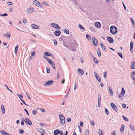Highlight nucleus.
Listing matches in <instances>:
<instances>
[{"mask_svg": "<svg viewBox=\"0 0 135 135\" xmlns=\"http://www.w3.org/2000/svg\"><path fill=\"white\" fill-rule=\"evenodd\" d=\"M110 30L111 33L113 35H115L117 32V28L115 26H112L110 27Z\"/></svg>", "mask_w": 135, "mask_h": 135, "instance_id": "1", "label": "nucleus"}, {"mask_svg": "<svg viewBox=\"0 0 135 135\" xmlns=\"http://www.w3.org/2000/svg\"><path fill=\"white\" fill-rule=\"evenodd\" d=\"M60 123L61 124L64 125L65 123V118L64 116L62 114L59 115Z\"/></svg>", "mask_w": 135, "mask_h": 135, "instance_id": "2", "label": "nucleus"}, {"mask_svg": "<svg viewBox=\"0 0 135 135\" xmlns=\"http://www.w3.org/2000/svg\"><path fill=\"white\" fill-rule=\"evenodd\" d=\"M33 4L37 6L38 7H40L41 8H42V5L40 4V2H39L37 0H34L33 1Z\"/></svg>", "mask_w": 135, "mask_h": 135, "instance_id": "3", "label": "nucleus"}, {"mask_svg": "<svg viewBox=\"0 0 135 135\" xmlns=\"http://www.w3.org/2000/svg\"><path fill=\"white\" fill-rule=\"evenodd\" d=\"M54 82L52 80L48 81L46 82L45 84H44V85L45 86H49L52 85L53 84Z\"/></svg>", "mask_w": 135, "mask_h": 135, "instance_id": "4", "label": "nucleus"}, {"mask_svg": "<svg viewBox=\"0 0 135 135\" xmlns=\"http://www.w3.org/2000/svg\"><path fill=\"white\" fill-rule=\"evenodd\" d=\"M51 25L54 28H55L57 29L60 30L61 29L60 27H59V25L55 23H51Z\"/></svg>", "mask_w": 135, "mask_h": 135, "instance_id": "5", "label": "nucleus"}, {"mask_svg": "<svg viewBox=\"0 0 135 135\" xmlns=\"http://www.w3.org/2000/svg\"><path fill=\"white\" fill-rule=\"evenodd\" d=\"M93 43L95 46H97L98 45V42L97 40L94 37H92Z\"/></svg>", "mask_w": 135, "mask_h": 135, "instance_id": "6", "label": "nucleus"}, {"mask_svg": "<svg viewBox=\"0 0 135 135\" xmlns=\"http://www.w3.org/2000/svg\"><path fill=\"white\" fill-rule=\"evenodd\" d=\"M110 105L113 109L115 111H117L118 110L117 108V106L113 103H111Z\"/></svg>", "mask_w": 135, "mask_h": 135, "instance_id": "7", "label": "nucleus"}, {"mask_svg": "<svg viewBox=\"0 0 135 135\" xmlns=\"http://www.w3.org/2000/svg\"><path fill=\"white\" fill-rule=\"evenodd\" d=\"M25 122L26 123H27L30 126H31L32 124V123L31 121L29 120L28 118H25Z\"/></svg>", "mask_w": 135, "mask_h": 135, "instance_id": "8", "label": "nucleus"}, {"mask_svg": "<svg viewBox=\"0 0 135 135\" xmlns=\"http://www.w3.org/2000/svg\"><path fill=\"white\" fill-rule=\"evenodd\" d=\"M68 44H69V43L68 42V43H67L65 42H64L63 43V44L64 46L66 47L68 49L70 48L71 47H72V43H71L70 44L71 45L70 46L68 45Z\"/></svg>", "mask_w": 135, "mask_h": 135, "instance_id": "9", "label": "nucleus"}, {"mask_svg": "<svg viewBox=\"0 0 135 135\" xmlns=\"http://www.w3.org/2000/svg\"><path fill=\"white\" fill-rule=\"evenodd\" d=\"M94 73V75L95 76L97 80L99 82H100L101 81V79L100 78L98 75V74L97 73H96L95 72Z\"/></svg>", "mask_w": 135, "mask_h": 135, "instance_id": "10", "label": "nucleus"}, {"mask_svg": "<svg viewBox=\"0 0 135 135\" xmlns=\"http://www.w3.org/2000/svg\"><path fill=\"white\" fill-rule=\"evenodd\" d=\"M31 26L33 29H38L39 28V26L37 25H36L35 24H32L31 25Z\"/></svg>", "mask_w": 135, "mask_h": 135, "instance_id": "11", "label": "nucleus"}, {"mask_svg": "<svg viewBox=\"0 0 135 135\" xmlns=\"http://www.w3.org/2000/svg\"><path fill=\"white\" fill-rule=\"evenodd\" d=\"M78 72L81 75H82L84 73V71L82 69H78Z\"/></svg>", "mask_w": 135, "mask_h": 135, "instance_id": "12", "label": "nucleus"}, {"mask_svg": "<svg viewBox=\"0 0 135 135\" xmlns=\"http://www.w3.org/2000/svg\"><path fill=\"white\" fill-rule=\"evenodd\" d=\"M107 40L110 43H112L114 42V40L113 38L110 37H107Z\"/></svg>", "mask_w": 135, "mask_h": 135, "instance_id": "13", "label": "nucleus"}, {"mask_svg": "<svg viewBox=\"0 0 135 135\" xmlns=\"http://www.w3.org/2000/svg\"><path fill=\"white\" fill-rule=\"evenodd\" d=\"M100 44L102 50H103L105 52H106L107 51V49L104 45L101 42L100 43Z\"/></svg>", "mask_w": 135, "mask_h": 135, "instance_id": "14", "label": "nucleus"}, {"mask_svg": "<svg viewBox=\"0 0 135 135\" xmlns=\"http://www.w3.org/2000/svg\"><path fill=\"white\" fill-rule=\"evenodd\" d=\"M109 91V94L111 96H112L113 95V92L112 89L110 86H108Z\"/></svg>", "mask_w": 135, "mask_h": 135, "instance_id": "15", "label": "nucleus"}, {"mask_svg": "<svg viewBox=\"0 0 135 135\" xmlns=\"http://www.w3.org/2000/svg\"><path fill=\"white\" fill-rule=\"evenodd\" d=\"M59 30H56L54 32V34L56 36H59L61 34Z\"/></svg>", "mask_w": 135, "mask_h": 135, "instance_id": "16", "label": "nucleus"}, {"mask_svg": "<svg viewBox=\"0 0 135 135\" xmlns=\"http://www.w3.org/2000/svg\"><path fill=\"white\" fill-rule=\"evenodd\" d=\"M34 10L32 7H30L28 8L27 10V12L29 13H32L33 11Z\"/></svg>", "mask_w": 135, "mask_h": 135, "instance_id": "17", "label": "nucleus"}, {"mask_svg": "<svg viewBox=\"0 0 135 135\" xmlns=\"http://www.w3.org/2000/svg\"><path fill=\"white\" fill-rule=\"evenodd\" d=\"M36 130L37 132H40L41 133H42L43 132H44L45 133V132L43 130V129L41 128H38L36 129Z\"/></svg>", "mask_w": 135, "mask_h": 135, "instance_id": "18", "label": "nucleus"}, {"mask_svg": "<svg viewBox=\"0 0 135 135\" xmlns=\"http://www.w3.org/2000/svg\"><path fill=\"white\" fill-rule=\"evenodd\" d=\"M95 26L98 28L100 27L101 26L100 23L98 22H95Z\"/></svg>", "mask_w": 135, "mask_h": 135, "instance_id": "19", "label": "nucleus"}, {"mask_svg": "<svg viewBox=\"0 0 135 135\" xmlns=\"http://www.w3.org/2000/svg\"><path fill=\"white\" fill-rule=\"evenodd\" d=\"M132 64L131 65V68L132 69H135V61H133L132 62Z\"/></svg>", "mask_w": 135, "mask_h": 135, "instance_id": "20", "label": "nucleus"}, {"mask_svg": "<svg viewBox=\"0 0 135 135\" xmlns=\"http://www.w3.org/2000/svg\"><path fill=\"white\" fill-rule=\"evenodd\" d=\"M133 44L132 41H131L130 42V48L131 51V52H132L133 50H132L133 48Z\"/></svg>", "mask_w": 135, "mask_h": 135, "instance_id": "21", "label": "nucleus"}, {"mask_svg": "<svg viewBox=\"0 0 135 135\" xmlns=\"http://www.w3.org/2000/svg\"><path fill=\"white\" fill-rule=\"evenodd\" d=\"M0 132L3 135H9V134L6 132L4 130H2L0 131Z\"/></svg>", "mask_w": 135, "mask_h": 135, "instance_id": "22", "label": "nucleus"}, {"mask_svg": "<svg viewBox=\"0 0 135 135\" xmlns=\"http://www.w3.org/2000/svg\"><path fill=\"white\" fill-rule=\"evenodd\" d=\"M3 35L7 37H8V38H9L10 36H11V35L9 32H8L6 34L4 33L3 34Z\"/></svg>", "mask_w": 135, "mask_h": 135, "instance_id": "23", "label": "nucleus"}, {"mask_svg": "<svg viewBox=\"0 0 135 135\" xmlns=\"http://www.w3.org/2000/svg\"><path fill=\"white\" fill-rule=\"evenodd\" d=\"M60 130L57 129L55 130L54 132V135H57L59 133Z\"/></svg>", "mask_w": 135, "mask_h": 135, "instance_id": "24", "label": "nucleus"}, {"mask_svg": "<svg viewBox=\"0 0 135 135\" xmlns=\"http://www.w3.org/2000/svg\"><path fill=\"white\" fill-rule=\"evenodd\" d=\"M1 108L2 109V112L3 114H4L5 113V110L4 106L3 105H2L1 106Z\"/></svg>", "mask_w": 135, "mask_h": 135, "instance_id": "25", "label": "nucleus"}, {"mask_svg": "<svg viewBox=\"0 0 135 135\" xmlns=\"http://www.w3.org/2000/svg\"><path fill=\"white\" fill-rule=\"evenodd\" d=\"M125 91L124 90V88L122 87V88L120 94L123 95V96H124L125 94Z\"/></svg>", "mask_w": 135, "mask_h": 135, "instance_id": "26", "label": "nucleus"}, {"mask_svg": "<svg viewBox=\"0 0 135 135\" xmlns=\"http://www.w3.org/2000/svg\"><path fill=\"white\" fill-rule=\"evenodd\" d=\"M97 53L98 56L99 57H100L101 56V53L100 51V49L98 48L97 50Z\"/></svg>", "mask_w": 135, "mask_h": 135, "instance_id": "27", "label": "nucleus"}, {"mask_svg": "<svg viewBox=\"0 0 135 135\" xmlns=\"http://www.w3.org/2000/svg\"><path fill=\"white\" fill-rule=\"evenodd\" d=\"M125 127V126L124 125H122L120 128V132H121L122 133L123 132L124 128Z\"/></svg>", "mask_w": 135, "mask_h": 135, "instance_id": "28", "label": "nucleus"}, {"mask_svg": "<svg viewBox=\"0 0 135 135\" xmlns=\"http://www.w3.org/2000/svg\"><path fill=\"white\" fill-rule=\"evenodd\" d=\"M93 58V60L94 61V62L96 64H97L98 62L97 59H96L94 56H93L92 57Z\"/></svg>", "mask_w": 135, "mask_h": 135, "instance_id": "29", "label": "nucleus"}, {"mask_svg": "<svg viewBox=\"0 0 135 135\" xmlns=\"http://www.w3.org/2000/svg\"><path fill=\"white\" fill-rule=\"evenodd\" d=\"M44 55H45L47 56H51L52 54L48 52H45L44 53Z\"/></svg>", "mask_w": 135, "mask_h": 135, "instance_id": "30", "label": "nucleus"}, {"mask_svg": "<svg viewBox=\"0 0 135 135\" xmlns=\"http://www.w3.org/2000/svg\"><path fill=\"white\" fill-rule=\"evenodd\" d=\"M18 45H16V47H15L14 52L16 54L17 50L18 49Z\"/></svg>", "mask_w": 135, "mask_h": 135, "instance_id": "31", "label": "nucleus"}, {"mask_svg": "<svg viewBox=\"0 0 135 135\" xmlns=\"http://www.w3.org/2000/svg\"><path fill=\"white\" fill-rule=\"evenodd\" d=\"M79 27L81 30H83V31L85 30L84 28V27L80 24L79 25Z\"/></svg>", "mask_w": 135, "mask_h": 135, "instance_id": "32", "label": "nucleus"}, {"mask_svg": "<svg viewBox=\"0 0 135 135\" xmlns=\"http://www.w3.org/2000/svg\"><path fill=\"white\" fill-rule=\"evenodd\" d=\"M64 32L66 33L67 34H69V31L67 29H65Z\"/></svg>", "mask_w": 135, "mask_h": 135, "instance_id": "33", "label": "nucleus"}, {"mask_svg": "<svg viewBox=\"0 0 135 135\" xmlns=\"http://www.w3.org/2000/svg\"><path fill=\"white\" fill-rule=\"evenodd\" d=\"M98 132L99 135H103V132L101 129H99L98 130Z\"/></svg>", "mask_w": 135, "mask_h": 135, "instance_id": "34", "label": "nucleus"}, {"mask_svg": "<svg viewBox=\"0 0 135 135\" xmlns=\"http://www.w3.org/2000/svg\"><path fill=\"white\" fill-rule=\"evenodd\" d=\"M51 65L54 70L56 69L55 65L54 62H52Z\"/></svg>", "mask_w": 135, "mask_h": 135, "instance_id": "35", "label": "nucleus"}, {"mask_svg": "<svg viewBox=\"0 0 135 135\" xmlns=\"http://www.w3.org/2000/svg\"><path fill=\"white\" fill-rule=\"evenodd\" d=\"M7 4L9 6H13V3L11 2H7Z\"/></svg>", "mask_w": 135, "mask_h": 135, "instance_id": "36", "label": "nucleus"}, {"mask_svg": "<svg viewBox=\"0 0 135 135\" xmlns=\"http://www.w3.org/2000/svg\"><path fill=\"white\" fill-rule=\"evenodd\" d=\"M86 37L87 38V39L88 40H89L91 38L90 36L88 34H86Z\"/></svg>", "mask_w": 135, "mask_h": 135, "instance_id": "37", "label": "nucleus"}, {"mask_svg": "<svg viewBox=\"0 0 135 135\" xmlns=\"http://www.w3.org/2000/svg\"><path fill=\"white\" fill-rule=\"evenodd\" d=\"M118 54L122 58H123V57L122 56V54L121 52H118Z\"/></svg>", "mask_w": 135, "mask_h": 135, "instance_id": "38", "label": "nucleus"}, {"mask_svg": "<svg viewBox=\"0 0 135 135\" xmlns=\"http://www.w3.org/2000/svg\"><path fill=\"white\" fill-rule=\"evenodd\" d=\"M122 117L123 119H124V120H125L126 121H128V119L127 118H126L125 116H124L123 115L122 116Z\"/></svg>", "mask_w": 135, "mask_h": 135, "instance_id": "39", "label": "nucleus"}, {"mask_svg": "<svg viewBox=\"0 0 135 135\" xmlns=\"http://www.w3.org/2000/svg\"><path fill=\"white\" fill-rule=\"evenodd\" d=\"M129 127L130 128L133 130H135V128L132 125H129Z\"/></svg>", "mask_w": 135, "mask_h": 135, "instance_id": "40", "label": "nucleus"}, {"mask_svg": "<svg viewBox=\"0 0 135 135\" xmlns=\"http://www.w3.org/2000/svg\"><path fill=\"white\" fill-rule=\"evenodd\" d=\"M43 4L46 6H49V5L47 3L46 1H44L42 3Z\"/></svg>", "mask_w": 135, "mask_h": 135, "instance_id": "41", "label": "nucleus"}, {"mask_svg": "<svg viewBox=\"0 0 135 135\" xmlns=\"http://www.w3.org/2000/svg\"><path fill=\"white\" fill-rule=\"evenodd\" d=\"M47 60L48 61V62L50 64L52 63V62H53L49 58H48Z\"/></svg>", "mask_w": 135, "mask_h": 135, "instance_id": "42", "label": "nucleus"}, {"mask_svg": "<svg viewBox=\"0 0 135 135\" xmlns=\"http://www.w3.org/2000/svg\"><path fill=\"white\" fill-rule=\"evenodd\" d=\"M53 40L54 45L55 46H56L57 44V41L55 39H54Z\"/></svg>", "mask_w": 135, "mask_h": 135, "instance_id": "43", "label": "nucleus"}, {"mask_svg": "<svg viewBox=\"0 0 135 135\" xmlns=\"http://www.w3.org/2000/svg\"><path fill=\"white\" fill-rule=\"evenodd\" d=\"M130 19L132 23V24L133 25H135V23L133 19V18L132 17H131Z\"/></svg>", "mask_w": 135, "mask_h": 135, "instance_id": "44", "label": "nucleus"}, {"mask_svg": "<svg viewBox=\"0 0 135 135\" xmlns=\"http://www.w3.org/2000/svg\"><path fill=\"white\" fill-rule=\"evenodd\" d=\"M36 113L37 111L36 110L34 109L32 111V113L33 115H35L36 114Z\"/></svg>", "mask_w": 135, "mask_h": 135, "instance_id": "45", "label": "nucleus"}, {"mask_svg": "<svg viewBox=\"0 0 135 135\" xmlns=\"http://www.w3.org/2000/svg\"><path fill=\"white\" fill-rule=\"evenodd\" d=\"M89 131L88 129H87L86 131L85 134L86 135H89Z\"/></svg>", "mask_w": 135, "mask_h": 135, "instance_id": "46", "label": "nucleus"}, {"mask_svg": "<svg viewBox=\"0 0 135 135\" xmlns=\"http://www.w3.org/2000/svg\"><path fill=\"white\" fill-rule=\"evenodd\" d=\"M17 95L18 96V97L20 98V99H21V98H23V97L21 94H17Z\"/></svg>", "mask_w": 135, "mask_h": 135, "instance_id": "47", "label": "nucleus"}, {"mask_svg": "<svg viewBox=\"0 0 135 135\" xmlns=\"http://www.w3.org/2000/svg\"><path fill=\"white\" fill-rule=\"evenodd\" d=\"M24 121L25 122V120H24V119L23 118L22 120H21V125H22V126H23L24 125Z\"/></svg>", "mask_w": 135, "mask_h": 135, "instance_id": "48", "label": "nucleus"}, {"mask_svg": "<svg viewBox=\"0 0 135 135\" xmlns=\"http://www.w3.org/2000/svg\"><path fill=\"white\" fill-rule=\"evenodd\" d=\"M98 101H101V96L100 94H98Z\"/></svg>", "mask_w": 135, "mask_h": 135, "instance_id": "49", "label": "nucleus"}, {"mask_svg": "<svg viewBox=\"0 0 135 135\" xmlns=\"http://www.w3.org/2000/svg\"><path fill=\"white\" fill-rule=\"evenodd\" d=\"M46 70H47V73H49L50 72V68L48 67H46Z\"/></svg>", "mask_w": 135, "mask_h": 135, "instance_id": "50", "label": "nucleus"}, {"mask_svg": "<svg viewBox=\"0 0 135 135\" xmlns=\"http://www.w3.org/2000/svg\"><path fill=\"white\" fill-rule=\"evenodd\" d=\"M134 75H135V71H133L131 73V78H132V77L134 76Z\"/></svg>", "mask_w": 135, "mask_h": 135, "instance_id": "51", "label": "nucleus"}, {"mask_svg": "<svg viewBox=\"0 0 135 135\" xmlns=\"http://www.w3.org/2000/svg\"><path fill=\"white\" fill-rule=\"evenodd\" d=\"M105 112L107 115H108L109 114V112L108 110L106 108H105Z\"/></svg>", "mask_w": 135, "mask_h": 135, "instance_id": "52", "label": "nucleus"}, {"mask_svg": "<svg viewBox=\"0 0 135 135\" xmlns=\"http://www.w3.org/2000/svg\"><path fill=\"white\" fill-rule=\"evenodd\" d=\"M27 20L25 18H23V22L24 23H27Z\"/></svg>", "mask_w": 135, "mask_h": 135, "instance_id": "53", "label": "nucleus"}, {"mask_svg": "<svg viewBox=\"0 0 135 135\" xmlns=\"http://www.w3.org/2000/svg\"><path fill=\"white\" fill-rule=\"evenodd\" d=\"M8 15L7 13H5L3 14L0 15V16H7Z\"/></svg>", "mask_w": 135, "mask_h": 135, "instance_id": "54", "label": "nucleus"}, {"mask_svg": "<svg viewBox=\"0 0 135 135\" xmlns=\"http://www.w3.org/2000/svg\"><path fill=\"white\" fill-rule=\"evenodd\" d=\"M107 73L106 72H105L104 73V78L107 77Z\"/></svg>", "mask_w": 135, "mask_h": 135, "instance_id": "55", "label": "nucleus"}, {"mask_svg": "<svg viewBox=\"0 0 135 135\" xmlns=\"http://www.w3.org/2000/svg\"><path fill=\"white\" fill-rule=\"evenodd\" d=\"M35 51H33L31 52V56H32L33 55H34L35 54Z\"/></svg>", "mask_w": 135, "mask_h": 135, "instance_id": "56", "label": "nucleus"}, {"mask_svg": "<svg viewBox=\"0 0 135 135\" xmlns=\"http://www.w3.org/2000/svg\"><path fill=\"white\" fill-rule=\"evenodd\" d=\"M80 125L81 127H83V123L81 121L80 122Z\"/></svg>", "mask_w": 135, "mask_h": 135, "instance_id": "57", "label": "nucleus"}, {"mask_svg": "<svg viewBox=\"0 0 135 135\" xmlns=\"http://www.w3.org/2000/svg\"><path fill=\"white\" fill-rule=\"evenodd\" d=\"M90 123L92 126H94L95 125V123L94 121L93 120L91 121H90Z\"/></svg>", "mask_w": 135, "mask_h": 135, "instance_id": "58", "label": "nucleus"}, {"mask_svg": "<svg viewBox=\"0 0 135 135\" xmlns=\"http://www.w3.org/2000/svg\"><path fill=\"white\" fill-rule=\"evenodd\" d=\"M5 86L7 88V89L8 90H9L12 93V91L9 88L8 86L6 84Z\"/></svg>", "mask_w": 135, "mask_h": 135, "instance_id": "59", "label": "nucleus"}, {"mask_svg": "<svg viewBox=\"0 0 135 135\" xmlns=\"http://www.w3.org/2000/svg\"><path fill=\"white\" fill-rule=\"evenodd\" d=\"M71 49L73 51H76V49L75 47H71Z\"/></svg>", "mask_w": 135, "mask_h": 135, "instance_id": "60", "label": "nucleus"}, {"mask_svg": "<svg viewBox=\"0 0 135 135\" xmlns=\"http://www.w3.org/2000/svg\"><path fill=\"white\" fill-rule=\"evenodd\" d=\"M26 95L27 96V97L28 98L30 99H31V98L30 96V95L28 94H27L26 92Z\"/></svg>", "mask_w": 135, "mask_h": 135, "instance_id": "61", "label": "nucleus"}, {"mask_svg": "<svg viewBox=\"0 0 135 135\" xmlns=\"http://www.w3.org/2000/svg\"><path fill=\"white\" fill-rule=\"evenodd\" d=\"M39 125L42 127L44 126H45V124H44L42 123H40L39 124Z\"/></svg>", "mask_w": 135, "mask_h": 135, "instance_id": "62", "label": "nucleus"}, {"mask_svg": "<svg viewBox=\"0 0 135 135\" xmlns=\"http://www.w3.org/2000/svg\"><path fill=\"white\" fill-rule=\"evenodd\" d=\"M59 134H60L61 135H64L62 131H60Z\"/></svg>", "mask_w": 135, "mask_h": 135, "instance_id": "63", "label": "nucleus"}, {"mask_svg": "<svg viewBox=\"0 0 135 135\" xmlns=\"http://www.w3.org/2000/svg\"><path fill=\"white\" fill-rule=\"evenodd\" d=\"M33 58V56H31L28 59V60L30 61H31L32 59Z\"/></svg>", "mask_w": 135, "mask_h": 135, "instance_id": "64", "label": "nucleus"}]
</instances>
